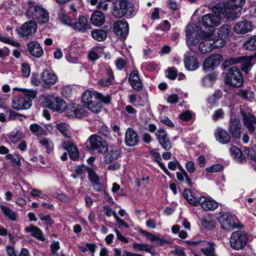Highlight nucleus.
I'll return each mask as SVG.
<instances>
[{"instance_id":"nucleus-46","label":"nucleus","mask_w":256,"mask_h":256,"mask_svg":"<svg viewBox=\"0 0 256 256\" xmlns=\"http://www.w3.org/2000/svg\"><path fill=\"white\" fill-rule=\"evenodd\" d=\"M30 129L32 133L35 134L37 136L41 135L46 133L44 128L37 124H30Z\"/></svg>"},{"instance_id":"nucleus-9","label":"nucleus","mask_w":256,"mask_h":256,"mask_svg":"<svg viewBox=\"0 0 256 256\" xmlns=\"http://www.w3.org/2000/svg\"><path fill=\"white\" fill-rule=\"evenodd\" d=\"M90 143L89 150H96L98 153L104 154L108 149V144L106 140L96 134L92 135L88 138Z\"/></svg>"},{"instance_id":"nucleus-25","label":"nucleus","mask_w":256,"mask_h":256,"mask_svg":"<svg viewBox=\"0 0 256 256\" xmlns=\"http://www.w3.org/2000/svg\"><path fill=\"white\" fill-rule=\"evenodd\" d=\"M41 78L42 82L45 84H54L58 80L56 75L52 72L48 70H44L41 74Z\"/></svg>"},{"instance_id":"nucleus-37","label":"nucleus","mask_w":256,"mask_h":256,"mask_svg":"<svg viewBox=\"0 0 256 256\" xmlns=\"http://www.w3.org/2000/svg\"><path fill=\"white\" fill-rule=\"evenodd\" d=\"M49 18L48 13L46 10L41 8L38 14V16H36L34 20H36L37 22L39 24H44L48 22L49 20Z\"/></svg>"},{"instance_id":"nucleus-42","label":"nucleus","mask_w":256,"mask_h":256,"mask_svg":"<svg viewBox=\"0 0 256 256\" xmlns=\"http://www.w3.org/2000/svg\"><path fill=\"white\" fill-rule=\"evenodd\" d=\"M243 47L250 50H256V36L250 37L243 44Z\"/></svg>"},{"instance_id":"nucleus-53","label":"nucleus","mask_w":256,"mask_h":256,"mask_svg":"<svg viewBox=\"0 0 256 256\" xmlns=\"http://www.w3.org/2000/svg\"><path fill=\"white\" fill-rule=\"evenodd\" d=\"M224 113L222 108H220L215 110L212 116V118L214 122L218 121L220 119L224 118Z\"/></svg>"},{"instance_id":"nucleus-59","label":"nucleus","mask_w":256,"mask_h":256,"mask_svg":"<svg viewBox=\"0 0 256 256\" xmlns=\"http://www.w3.org/2000/svg\"><path fill=\"white\" fill-rule=\"evenodd\" d=\"M60 246L58 242H53L50 245V250L54 256H60L57 251L60 249Z\"/></svg>"},{"instance_id":"nucleus-3","label":"nucleus","mask_w":256,"mask_h":256,"mask_svg":"<svg viewBox=\"0 0 256 256\" xmlns=\"http://www.w3.org/2000/svg\"><path fill=\"white\" fill-rule=\"evenodd\" d=\"M222 74L226 85L233 88H239L244 84V76L237 66H232L228 68V70L224 72Z\"/></svg>"},{"instance_id":"nucleus-50","label":"nucleus","mask_w":256,"mask_h":256,"mask_svg":"<svg viewBox=\"0 0 256 256\" xmlns=\"http://www.w3.org/2000/svg\"><path fill=\"white\" fill-rule=\"evenodd\" d=\"M218 74L216 72H212L208 74L202 78L204 82H209L210 84H214L217 78Z\"/></svg>"},{"instance_id":"nucleus-57","label":"nucleus","mask_w":256,"mask_h":256,"mask_svg":"<svg viewBox=\"0 0 256 256\" xmlns=\"http://www.w3.org/2000/svg\"><path fill=\"white\" fill-rule=\"evenodd\" d=\"M179 118L184 121H189L192 118V114L188 110H186L178 116Z\"/></svg>"},{"instance_id":"nucleus-49","label":"nucleus","mask_w":256,"mask_h":256,"mask_svg":"<svg viewBox=\"0 0 256 256\" xmlns=\"http://www.w3.org/2000/svg\"><path fill=\"white\" fill-rule=\"evenodd\" d=\"M40 143L46 148L48 153H50L54 149V144L46 138H43L40 140Z\"/></svg>"},{"instance_id":"nucleus-47","label":"nucleus","mask_w":256,"mask_h":256,"mask_svg":"<svg viewBox=\"0 0 256 256\" xmlns=\"http://www.w3.org/2000/svg\"><path fill=\"white\" fill-rule=\"evenodd\" d=\"M84 114V110L82 108H73L70 114H68L69 118H82Z\"/></svg>"},{"instance_id":"nucleus-54","label":"nucleus","mask_w":256,"mask_h":256,"mask_svg":"<svg viewBox=\"0 0 256 256\" xmlns=\"http://www.w3.org/2000/svg\"><path fill=\"white\" fill-rule=\"evenodd\" d=\"M166 76L170 80H175L176 78V68L174 67L168 68L166 71Z\"/></svg>"},{"instance_id":"nucleus-36","label":"nucleus","mask_w":256,"mask_h":256,"mask_svg":"<svg viewBox=\"0 0 256 256\" xmlns=\"http://www.w3.org/2000/svg\"><path fill=\"white\" fill-rule=\"evenodd\" d=\"M92 37L98 42L104 41L107 38V32L102 29H95L91 32Z\"/></svg>"},{"instance_id":"nucleus-45","label":"nucleus","mask_w":256,"mask_h":256,"mask_svg":"<svg viewBox=\"0 0 256 256\" xmlns=\"http://www.w3.org/2000/svg\"><path fill=\"white\" fill-rule=\"evenodd\" d=\"M58 18L63 24L71 26L72 24V20L68 15L62 12H60L58 13Z\"/></svg>"},{"instance_id":"nucleus-7","label":"nucleus","mask_w":256,"mask_h":256,"mask_svg":"<svg viewBox=\"0 0 256 256\" xmlns=\"http://www.w3.org/2000/svg\"><path fill=\"white\" fill-rule=\"evenodd\" d=\"M234 218V216L230 212H221L218 220L222 228L228 230H234L235 228L242 229L244 228V225L240 223L238 224L235 223Z\"/></svg>"},{"instance_id":"nucleus-29","label":"nucleus","mask_w":256,"mask_h":256,"mask_svg":"<svg viewBox=\"0 0 256 256\" xmlns=\"http://www.w3.org/2000/svg\"><path fill=\"white\" fill-rule=\"evenodd\" d=\"M26 232H30L32 236L38 240H39L44 242L46 240V238L42 231L37 226L31 225L25 228Z\"/></svg>"},{"instance_id":"nucleus-23","label":"nucleus","mask_w":256,"mask_h":256,"mask_svg":"<svg viewBox=\"0 0 256 256\" xmlns=\"http://www.w3.org/2000/svg\"><path fill=\"white\" fill-rule=\"evenodd\" d=\"M200 252L206 256H218L216 252V244L212 241H202Z\"/></svg>"},{"instance_id":"nucleus-61","label":"nucleus","mask_w":256,"mask_h":256,"mask_svg":"<svg viewBox=\"0 0 256 256\" xmlns=\"http://www.w3.org/2000/svg\"><path fill=\"white\" fill-rule=\"evenodd\" d=\"M220 93L216 94L215 92L212 96L209 97L208 99V102L212 106L214 105L216 103L218 102V100L220 97L219 96Z\"/></svg>"},{"instance_id":"nucleus-1","label":"nucleus","mask_w":256,"mask_h":256,"mask_svg":"<svg viewBox=\"0 0 256 256\" xmlns=\"http://www.w3.org/2000/svg\"><path fill=\"white\" fill-rule=\"evenodd\" d=\"M202 17L196 24H189L186 26V40L187 46L190 51L194 53L198 52L202 54H206L211 52L214 48H216L214 44L212 38L217 26L212 25L214 30H209V28L202 24Z\"/></svg>"},{"instance_id":"nucleus-38","label":"nucleus","mask_w":256,"mask_h":256,"mask_svg":"<svg viewBox=\"0 0 256 256\" xmlns=\"http://www.w3.org/2000/svg\"><path fill=\"white\" fill-rule=\"evenodd\" d=\"M120 155V151L117 148L110 150L104 157L105 162L108 164L116 160Z\"/></svg>"},{"instance_id":"nucleus-60","label":"nucleus","mask_w":256,"mask_h":256,"mask_svg":"<svg viewBox=\"0 0 256 256\" xmlns=\"http://www.w3.org/2000/svg\"><path fill=\"white\" fill-rule=\"evenodd\" d=\"M156 136L159 142L168 137L166 132L162 128H160L158 130L156 133Z\"/></svg>"},{"instance_id":"nucleus-11","label":"nucleus","mask_w":256,"mask_h":256,"mask_svg":"<svg viewBox=\"0 0 256 256\" xmlns=\"http://www.w3.org/2000/svg\"><path fill=\"white\" fill-rule=\"evenodd\" d=\"M183 196L186 200L188 203L194 206H197L200 204L204 196L202 194L196 189L184 188L183 192Z\"/></svg>"},{"instance_id":"nucleus-55","label":"nucleus","mask_w":256,"mask_h":256,"mask_svg":"<svg viewBox=\"0 0 256 256\" xmlns=\"http://www.w3.org/2000/svg\"><path fill=\"white\" fill-rule=\"evenodd\" d=\"M98 94V100L102 101L104 104H108L111 101V97L109 94H103L101 93H99L97 92Z\"/></svg>"},{"instance_id":"nucleus-22","label":"nucleus","mask_w":256,"mask_h":256,"mask_svg":"<svg viewBox=\"0 0 256 256\" xmlns=\"http://www.w3.org/2000/svg\"><path fill=\"white\" fill-rule=\"evenodd\" d=\"M138 142V136L136 132L130 128H128L125 132L124 142L127 146H134Z\"/></svg>"},{"instance_id":"nucleus-35","label":"nucleus","mask_w":256,"mask_h":256,"mask_svg":"<svg viewBox=\"0 0 256 256\" xmlns=\"http://www.w3.org/2000/svg\"><path fill=\"white\" fill-rule=\"evenodd\" d=\"M58 130L66 138H70L72 134L69 130L68 125L66 122L56 124V126Z\"/></svg>"},{"instance_id":"nucleus-10","label":"nucleus","mask_w":256,"mask_h":256,"mask_svg":"<svg viewBox=\"0 0 256 256\" xmlns=\"http://www.w3.org/2000/svg\"><path fill=\"white\" fill-rule=\"evenodd\" d=\"M224 60L223 56L218 54H211L206 58L202 64V68L204 72L212 71L219 66Z\"/></svg>"},{"instance_id":"nucleus-13","label":"nucleus","mask_w":256,"mask_h":256,"mask_svg":"<svg viewBox=\"0 0 256 256\" xmlns=\"http://www.w3.org/2000/svg\"><path fill=\"white\" fill-rule=\"evenodd\" d=\"M191 52H186L184 57V62L186 68L189 71L196 70L200 67V63L198 61V52L194 54Z\"/></svg>"},{"instance_id":"nucleus-8","label":"nucleus","mask_w":256,"mask_h":256,"mask_svg":"<svg viewBox=\"0 0 256 256\" xmlns=\"http://www.w3.org/2000/svg\"><path fill=\"white\" fill-rule=\"evenodd\" d=\"M232 34L230 26L225 24L220 28L216 35L214 34L211 38L216 48H221L225 45L226 40L230 37Z\"/></svg>"},{"instance_id":"nucleus-6","label":"nucleus","mask_w":256,"mask_h":256,"mask_svg":"<svg viewBox=\"0 0 256 256\" xmlns=\"http://www.w3.org/2000/svg\"><path fill=\"white\" fill-rule=\"evenodd\" d=\"M248 242V237L246 234L240 229L232 234L230 241L231 248L236 250L243 249Z\"/></svg>"},{"instance_id":"nucleus-64","label":"nucleus","mask_w":256,"mask_h":256,"mask_svg":"<svg viewBox=\"0 0 256 256\" xmlns=\"http://www.w3.org/2000/svg\"><path fill=\"white\" fill-rule=\"evenodd\" d=\"M88 174L89 179L92 183L99 181V178L98 176L95 174L92 170L88 169Z\"/></svg>"},{"instance_id":"nucleus-30","label":"nucleus","mask_w":256,"mask_h":256,"mask_svg":"<svg viewBox=\"0 0 256 256\" xmlns=\"http://www.w3.org/2000/svg\"><path fill=\"white\" fill-rule=\"evenodd\" d=\"M240 63L241 64L240 70H242V72H245L246 74L251 70L253 64L251 62V59L249 57H247L246 56H239Z\"/></svg>"},{"instance_id":"nucleus-2","label":"nucleus","mask_w":256,"mask_h":256,"mask_svg":"<svg viewBox=\"0 0 256 256\" xmlns=\"http://www.w3.org/2000/svg\"><path fill=\"white\" fill-rule=\"evenodd\" d=\"M245 3L246 0H228L226 2H220L213 7L212 14L202 16L201 22L212 30V24L219 26L221 20H234L240 17Z\"/></svg>"},{"instance_id":"nucleus-26","label":"nucleus","mask_w":256,"mask_h":256,"mask_svg":"<svg viewBox=\"0 0 256 256\" xmlns=\"http://www.w3.org/2000/svg\"><path fill=\"white\" fill-rule=\"evenodd\" d=\"M202 198L203 200L201 201L200 205L204 210L206 211L214 210L218 208V203L212 198L204 196Z\"/></svg>"},{"instance_id":"nucleus-41","label":"nucleus","mask_w":256,"mask_h":256,"mask_svg":"<svg viewBox=\"0 0 256 256\" xmlns=\"http://www.w3.org/2000/svg\"><path fill=\"white\" fill-rule=\"evenodd\" d=\"M102 49L101 47L94 48L88 54L90 60L94 61L99 58L102 54Z\"/></svg>"},{"instance_id":"nucleus-48","label":"nucleus","mask_w":256,"mask_h":256,"mask_svg":"<svg viewBox=\"0 0 256 256\" xmlns=\"http://www.w3.org/2000/svg\"><path fill=\"white\" fill-rule=\"evenodd\" d=\"M224 169V166L220 164H214L210 167L206 168L208 172H222Z\"/></svg>"},{"instance_id":"nucleus-17","label":"nucleus","mask_w":256,"mask_h":256,"mask_svg":"<svg viewBox=\"0 0 256 256\" xmlns=\"http://www.w3.org/2000/svg\"><path fill=\"white\" fill-rule=\"evenodd\" d=\"M32 105V101L26 100L22 96H18L14 98L12 102V107L17 110H28Z\"/></svg>"},{"instance_id":"nucleus-56","label":"nucleus","mask_w":256,"mask_h":256,"mask_svg":"<svg viewBox=\"0 0 256 256\" xmlns=\"http://www.w3.org/2000/svg\"><path fill=\"white\" fill-rule=\"evenodd\" d=\"M236 95L240 98L242 100H248V90L246 89H238L236 92Z\"/></svg>"},{"instance_id":"nucleus-14","label":"nucleus","mask_w":256,"mask_h":256,"mask_svg":"<svg viewBox=\"0 0 256 256\" xmlns=\"http://www.w3.org/2000/svg\"><path fill=\"white\" fill-rule=\"evenodd\" d=\"M37 29V24L34 20L24 22L22 26L17 29L18 33L23 38H28L34 34Z\"/></svg>"},{"instance_id":"nucleus-58","label":"nucleus","mask_w":256,"mask_h":256,"mask_svg":"<svg viewBox=\"0 0 256 256\" xmlns=\"http://www.w3.org/2000/svg\"><path fill=\"white\" fill-rule=\"evenodd\" d=\"M162 146L166 150H168L172 148V144L168 138L167 137L159 142Z\"/></svg>"},{"instance_id":"nucleus-32","label":"nucleus","mask_w":256,"mask_h":256,"mask_svg":"<svg viewBox=\"0 0 256 256\" xmlns=\"http://www.w3.org/2000/svg\"><path fill=\"white\" fill-rule=\"evenodd\" d=\"M105 16L104 14L99 10L94 12L90 18L92 23L96 26H102L105 22Z\"/></svg>"},{"instance_id":"nucleus-40","label":"nucleus","mask_w":256,"mask_h":256,"mask_svg":"<svg viewBox=\"0 0 256 256\" xmlns=\"http://www.w3.org/2000/svg\"><path fill=\"white\" fill-rule=\"evenodd\" d=\"M14 90H18L22 92L24 94L22 96L26 100H29L31 101L32 99H34L36 98L38 94L37 91L36 90L17 88H14Z\"/></svg>"},{"instance_id":"nucleus-12","label":"nucleus","mask_w":256,"mask_h":256,"mask_svg":"<svg viewBox=\"0 0 256 256\" xmlns=\"http://www.w3.org/2000/svg\"><path fill=\"white\" fill-rule=\"evenodd\" d=\"M47 107L51 110L59 112H63L66 108V104L62 98L54 96H50L47 99Z\"/></svg>"},{"instance_id":"nucleus-62","label":"nucleus","mask_w":256,"mask_h":256,"mask_svg":"<svg viewBox=\"0 0 256 256\" xmlns=\"http://www.w3.org/2000/svg\"><path fill=\"white\" fill-rule=\"evenodd\" d=\"M6 114L8 116V119L10 120H15L20 119V118L22 116V114H18L12 110H8L6 112Z\"/></svg>"},{"instance_id":"nucleus-20","label":"nucleus","mask_w":256,"mask_h":256,"mask_svg":"<svg viewBox=\"0 0 256 256\" xmlns=\"http://www.w3.org/2000/svg\"><path fill=\"white\" fill-rule=\"evenodd\" d=\"M252 24L251 21L242 20L236 23L234 26V31L237 34H246L252 30Z\"/></svg>"},{"instance_id":"nucleus-5","label":"nucleus","mask_w":256,"mask_h":256,"mask_svg":"<svg viewBox=\"0 0 256 256\" xmlns=\"http://www.w3.org/2000/svg\"><path fill=\"white\" fill-rule=\"evenodd\" d=\"M134 10L133 4L126 0H116L112 3V12L116 18L130 16L132 14Z\"/></svg>"},{"instance_id":"nucleus-4","label":"nucleus","mask_w":256,"mask_h":256,"mask_svg":"<svg viewBox=\"0 0 256 256\" xmlns=\"http://www.w3.org/2000/svg\"><path fill=\"white\" fill-rule=\"evenodd\" d=\"M98 96L96 91L88 90L84 92L82 98L84 106L96 114L100 112L102 109L100 102L98 100Z\"/></svg>"},{"instance_id":"nucleus-34","label":"nucleus","mask_w":256,"mask_h":256,"mask_svg":"<svg viewBox=\"0 0 256 256\" xmlns=\"http://www.w3.org/2000/svg\"><path fill=\"white\" fill-rule=\"evenodd\" d=\"M243 148L246 158L256 162V145L252 146L250 148L244 146Z\"/></svg>"},{"instance_id":"nucleus-16","label":"nucleus","mask_w":256,"mask_h":256,"mask_svg":"<svg viewBox=\"0 0 256 256\" xmlns=\"http://www.w3.org/2000/svg\"><path fill=\"white\" fill-rule=\"evenodd\" d=\"M242 124L240 120L236 118H230L228 130L234 140L240 139L241 136Z\"/></svg>"},{"instance_id":"nucleus-33","label":"nucleus","mask_w":256,"mask_h":256,"mask_svg":"<svg viewBox=\"0 0 256 256\" xmlns=\"http://www.w3.org/2000/svg\"><path fill=\"white\" fill-rule=\"evenodd\" d=\"M222 63L220 65L222 70H226L228 68L236 66L234 65L238 64L240 62L239 56L238 57H228L224 60H223Z\"/></svg>"},{"instance_id":"nucleus-43","label":"nucleus","mask_w":256,"mask_h":256,"mask_svg":"<svg viewBox=\"0 0 256 256\" xmlns=\"http://www.w3.org/2000/svg\"><path fill=\"white\" fill-rule=\"evenodd\" d=\"M0 209L8 219L13 221L16 220V215L12 210L6 206H0Z\"/></svg>"},{"instance_id":"nucleus-15","label":"nucleus","mask_w":256,"mask_h":256,"mask_svg":"<svg viewBox=\"0 0 256 256\" xmlns=\"http://www.w3.org/2000/svg\"><path fill=\"white\" fill-rule=\"evenodd\" d=\"M114 32L118 38L124 39L128 32V24L126 22L118 20L114 24Z\"/></svg>"},{"instance_id":"nucleus-44","label":"nucleus","mask_w":256,"mask_h":256,"mask_svg":"<svg viewBox=\"0 0 256 256\" xmlns=\"http://www.w3.org/2000/svg\"><path fill=\"white\" fill-rule=\"evenodd\" d=\"M201 224L203 228L206 230H212L216 227V224L212 220H208L203 218L201 220Z\"/></svg>"},{"instance_id":"nucleus-51","label":"nucleus","mask_w":256,"mask_h":256,"mask_svg":"<svg viewBox=\"0 0 256 256\" xmlns=\"http://www.w3.org/2000/svg\"><path fill=\"white\" fill-rule=\"evenodd\" d=\"M132 248L137 251L150 252V246L146 244L134 243L132 244Z\"/></svg>"},{"instance_id":"nucleus-21","label":"nucleus","mask_w":256,"mask_h":256,"mask_svg":"<svg viewBox=\"0 0 256 256\" xmlns=\"http://www.w3.org/2000/svg\"><path fill=\"white\" fill-rule=\"evenodd\" d=\"M128 82L132 87L137 91H140L142 89L143 84L139 77L138 72L136 70H133L130 74Z\"/></svg>"},{"instance_id":"nucleus-39","label":"nucleus","mask_w":256,"mask_h":256,"mask_svg":"<svg viewBox=\"0 0 256 256\" xmlns=\"http://www.w3.org/2000/svg\"><path fill=\"white\" fill-rule=\"evenodd\" d=\"M106 74L108 76V78H104L99 80L98 81V84L104 87L110 85L114 80V76L112 72L110 69H108L106 70Z\"/></svg>"},{"instance_id":"nucleus-18","label":"nucleus","mask_w":256,"mask_h":256,"mask_svg":"<svg viewBox=\"0 0 256 256\" xmlns=\"http://www.w3.org/2000/svg\"><path fill=\"white\" fill-rule=\"evenodd\" d=\"M71 27L78 32H84L90 28V25L86 17L82 15L72 22Z\"/></svg>"},{"instance_id":"nucleus-63","label":"nucleus","mask_w":256,"mask_h":256,"mask_svg":"<svg viewBox=\"0 0 256 256\" xmlns=\"http://www.w3.org/2000/svg\"><path fill=\"white\" fill-rule=\"evenodd\" d=\"M39 218L42 220H44L46 224L50 225L52 224L54 222L52 217L49 215H44L43 214H40Z\"/></svg>"},{"instance_id":"nucleus-27","label":"nucleus","mask_w":256,"mask_h":256,"mask_svg":"<svg viewBox=\"0 0 256 256\" xmlns=\"http://www.w3.org/2000/svg\"><path fill=\"white\" fill-rule=\"evenodd\" d=\"M40 8L41 7L34 4L32 2H29L25 15L28 18L34 20L38 16Z\"/></svg>"},{"instance_id":"nucleus-28","label":"nucleus","mask_w":256,"mask_h":256,"mask_svg":"<svg viewBox=\"0 0 256 256\" xmlns=\"http://www.w3.org/2000/svg\"><path fill=\"white\" fill-rule=\"evenodd\" d=\"M28 47L30 53L34 57L39 58L44 54L42 48L38 43L32 42L28 44Z\"/></svg>"},{"instance_id":"nucleus-24","label":"nucleus","mask_w":256,"mask_h":256,"mask_svg":"<svg viewBox=\"0 0 256 256\" xmlns=\"http://www.w3.org/2000/svg\"><path fill=\"white\" fill-rule=\"evenodd\" d=\"M240 115L242 117V122L244 126H246L250 134H252L256 130V127L254 124L253 117L254 114L250 112H246L241 110Z\"/></svg>"},{"instance_id":"nucleus-52","label":"nucleus","mask_w":256,"mask_h":256,"mask_svg":"<svg viewBox=\"0 0 256 256\" xmlns=\"http://www.w3.org/2000/svg\"><path fill=\"white\" fill-rule=\"evenodd\" d=\"M0 41L6 44H10L14 46H20V44L17 42L12 40L10 38L0 34Z\"/></svg>"},{"instance_id":"nucleus-31","label":"nucleus","mask_w":256,"mask_h":256,"mask_svg":"<svg viewBox=\"0 0 256 256\" xmlns=\"http://www.w3.org/2000/svg\"><path fill=\"white\" fill-rule=\"evenodd\" d=\"M230 153L232 156H234V158L237 160L240 163H244L246 162V158L243 150L242 151L236 146L234 145L231 146Z\"/></svg>"},{"instance_id":"nucleus-19","label":"nucleus","mask_w":256,"mask_h":256,"mask_svg":"<svg viewBox=\"0 0 256 256\" xmlns=\"http://www.w3.org/2000/svg\"><path fill=\"white\" fill-rule=\"evenodd\" d=\"M214 136L216 140L221 144H228L231 142V136L229 133L222 128L218 127L215 130Z\"/></svg>"}]
</instances>
